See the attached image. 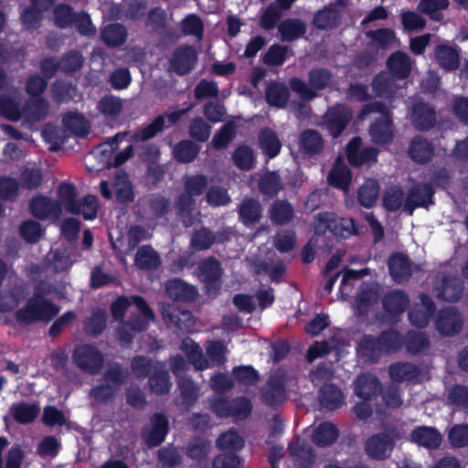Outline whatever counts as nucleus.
<instances>
[{"instance_id":"31","label":"nucleus","mask_w":468,"mask_h":468,"mask_svg":"<svg viewBox=\"0 0 468 468\" xmlns=\"http://www.w3.org/2000/svg\"><path fill=\"white\" fill-rule=\"evenodd\" d=\"M49 103L43 97H30L22 108V116L28 122H38L48 114Z\"/></svg>"},{"instance_id":"52","label":"nucleus","mask_w":468,"mask_h":468,"mask_svg":"<svg viewBox=\"0 0 468 468\" xmlns=\"http://www.w3.org/2000/svg\"><path fill=\"white\" fill-rule=\"evenodd\" d=\"M57 195L60 207L63 206L69 213L79 212L77 207H75L79 200L77 199V190L74 185L66 182L61 183L58 187Z\"/></svg>"},{"instance_id":"8","label":"nucleus","mask_w":468,"mask_h":468,"mask_svg":"<svg viewBox=\"0 0 468 468\" xmlns=\"http://www.w3.org/2000/svg\"><path fill=\"white\" fill-rule=\"evenodd\" d=\"M170 431L169 420L165 413L155 412L149 422L142 428L141 437L149 448L161 445Z\"/></svg>"},{"instance_id":"59","label":"nucleus","mask_w":468,"mask_h":468,"mask_svg":"<svg viewBox=\"0 0 468 468\" xmlns=\"http://www.w3.org/2000/svg\"><path fill=\"white\" fill-rule=\"evenodd\" d=\"M216 242L215 234L207 227L196 229L190 239V246L197 251L207 250Z\"/></svg>"},{"instance_id":"7","label":"nucleus","mask_w":468,"mask_h":468,"mask_svg":"<svg viewBox=\"0 0 468 468\" xmlns=\"http://www.w3.org/2000/svg\"><path fill=\"white\" fill-rule=\"evenodd\" d=\"M435 189L431 183H416L407 191L404 212L412 216L414 211L419 208L429 209L435 204Z\"/></svg>"},{"instance_id":"12","label":"nucleus","mask_w":468,"mask_h":468,"mask_svg":"<svg viewBox=\"0 0 468 468\" xmlns=\"http://www.w3.org/2000/svg\"><path fill=\"white\" fill-rule=\"evenodd\" d=\"M411 123L419 132H428L435 127L437 114L428 102L418 101L411 110Z\"/></svg>"},{"instance_id":"53","label":"nucleus","mask_w":468,"mask_h":468,"mask_svg":"<svg viewBox=\"0 0 468 468\" xmlns=\"http://www.w3.org/2000/svg\"><path fill=\"white\" fill-rule=\"evenodd\" d=\"M378 337L381 343L385 354L395 353L404 346L402 335L394 328L383 330Z\"/></svg>"},{"instance_id":"64","label":"nucleus","mask_w":468,"mask_h":468,"mask_svg":"<svg viewBox=\"0 0 468 468\" xmlns=\"http://www.w3.org/2000/svg\"><path fill=\"white\" fill-rule=\"evenodd\" d=\"M289 48L281 44H272L262 57V61L269 67L282 66L287 59Z\"/></svg>"},{"instance_id":"43","label":"nucleus","mask_w":468,"mask_h":468,"mask_svg":"<svg viewBox=\"0 0 468 468\" xmlns=\"http://www.w3.org/2000/svg\"><path fill=\"white\" fill-rule=\"evenodd\" d=\"M101 37L107 47L118 48L125 43L127 29L120 23L109 24L102 28Z\"/></svg>"},{"instance_id":"51","label":"nucleus","mask_w":468,"mask_h":468,"mask_svg":"<svg viewBox=\"0 0 468 468\" xmlns=\"http://www.w3.org/2000/svg\"><path fill=\"white\" fill-rule=\"evenodd\" d=\"M258 188L263 196L274 197L282 189V178L274 171L267 172L259 180Z\"/></svg>"},{"instance_id":"4","label":"nucleus","mask_w":468,"mask_h":468,"mask_svg":"<svg viewBox=\"0 0 468 468\" xmlns=\"http://www.w3.org/2000/svg\"><path fill=\"white\" fill-rule=\"evenodd\" d=\"M353 119V111L344 103L328 107L322 116L321 125L333 138H338Z\"/></svg>"},{"instance_id":"26","label":"nucleus","mask_w":468,"mask_h":468,"mask_svg":"<svg viewBox=\"0 0 468 468\" xmlns=\"http://www.w3.org/2000/svg\"><path fill=\"white\" fill-rule=\"evenodd\" d=\"M324 147L321 133L314 129L303 130L299 135V148L303 155L312 157L320 154Z\"/></svg>"},{"instance_id":"41","label":"nucleus","mask_w":468,"mask_h":468,"mask_svg":"<svg viewBox=\"0 0 468 468\" xmlns=\"http://www.w3.org/2000/svg\"><path fill=\"white\" fill-rule=\"evenodd\" d=\"M177 387L181 399L180 405L186 408L192 407L199 398V387L187 376H183L177 380Z\"/></svg>"},{"instance_id":"33","label":"nucleus","mask_w":468,"mask_h":468,"mask_svg":"<svg viewBox=\"0 0 468 468\" xmlns=\"http://www.w3.org/2000/svg\"><path fill=\"white\" fill-rule=\"evenodd\" d=\"M306 24L299 18H286L278 25V33L283 42H292L306 33Z\"/></svg>"},{"instance_id":"55","label":"nucleus","mask_w":468,"mask_h":468,"mask_svg":"<svg viewBox=\"0 0 468 468\" xmlns=\"http://www.w3.org/2000/svg\"><path fill=\"white\" fill-rule=\"evenodd\" d=\"M351 180V171L345 165H335L327 176L329 185L340 190L348 189Z\"/></svg>"},{"instance_id":"32","label":"nucleus","mask_w":468,"mask_h":468,"mask_svg":"<svg viewBox=\"0 0 468 468\" xmlns=\"http://www.w3.org/2000/svg\"><path fill=\"white\" fill-rule=\"evenodd\" d=\"M434 55L437 63L445 71H454L460 67V53L459 50L453 47L438 45L435 48Z\"/></svg>"},{"instance_id":"6","label":"nucleus","mask_w":468,"mask_h":468,"mask_svg":"<svg viewBox=\"0 0 468 468\" xmlns=\"http://www.w3.org/2000/svg\"><path fill=\"white\" fill-rule=\"evenodd\" d=\"M72 362L82 372L96 375L103 367L104 357L95 346L81 344L74 347Z\"/></svg>"},{"instance_id":"15","label":"nucleus","mask_w":468,"mask_h":468,"mask_svg":"<svg viewBox=\"0 0 468 468\" xmlns=\"http://www.w3.org/2000/svg\"><path fill=\"white\" fill-rule=\"evenodd\" d=\"M410 296L401 289H393L386 292L382 298L385 313L392 317H399L410 306Z\"/></svg>"},{"instance_id":"46","label":"nucleus","mask_w":468,"mask_h":468,"mask_svg":"<svg viewBox=\"0 0 468 468\" xmlns=\"http://www.w3.org/2000/svg\"><path fill=\"white\" fill-rule=\"evenodd\" d=\"M52 100L58 103H68L75 99L77 96V87L71 82L64 80H56L52 83L50 88Z\"/></svg>"},{"instance_id":"1","label":"nucleus","mask_w":468,"mask_h":468,"mask_svg":"<svg viewBox=\"0 0 468 468\" xmlns=\"http://www.w3.org/2000/svg\"><path fill=\"white\" fill-rule=\"evenodd\" d=\"M38 295L30 297L27 303L19 308L15 317L19 324L29 325L37 322L48 323L59 313V307L49 299H37Z\"/></svg>"},{"instance_id":"45","label":"nucleus","mask_w":468,"mask_h":468,"mask_svg":"<svg viewBox=\"0 0 468 468\" xmlns=\"http://www.w3.org/2000/svg\"><path fill=\"white\" fill-rule=\"evenodd\" d=\"M404 340L406 350L411 355H419L430 348V339L423 332L410 330L407 332Z\"/></svg>"},{"instance_id":"21","label":"nucleus","mask_w":468,"mask_h":468,"mask_svg":"<svg viewBox=\"0 0 468 468\" xmlns=\"http://www.w3.org/2000/svg\"><path fill=\"white\" fill-rule=\"evenodd\" d=\"M165 292L173 301L182 303L193 302L197 295V288L180 278L168 280L165 282Z\"/></svg>"},{"instance_id":"50","label":"nucleus","mask_w":468,"mask_h":468,"mask_svg":"<svg viewBox=\"0 0 468 468\" xmlns=\"http://www.w3.org/2000/svg\"><path fill=\"white\" fill-rule=\"evenodd\" d=\"M379 195V184L376 179L369 178L359 187L357 199L359 204L367 208L372 207Z\"/></svg>"},{"instance_id":"34","label":"nucleus","mask_w":468,"mask_h":468,"mask_svg":"<svg viewBox=\"0 0 468 468\" xmlns=\"http://www.w3.org/2000/svg\"><path fill=\"white\" fill-rule=\"evenodd\" d=\"M258 141L260 148L270 159L276 157L281 153L282 142L271 128H261L258 134Z\"/></svg>"},{"instance_id":"5","label":"nucleus","mask_w":468,"mask_h":468,"mask_svg":"<svg viewBox=\"0 0 468 468\" xmlns=\"http://www.w3.org/2000/svg\"><path fill=\"white\" fill-rule=\"evenodd\" d=\"M187 111L188 109H179L157 115L146 126L137 129L133 133V139L136 142H146L154 138L164 129L176 124Z\"/></svg>"},{"instance_id":"10","label":"nucleus","mask_w":468,"mask_h":468,"mask_svg":"<svg viewBox=\"0 0 468 468\" xmlns=\"http://www.w3.org/2000/svg\"><path fill=\"white\" fill-rule=\"evenodd\" d=\"M463 325V315L455 307H444L438 312L435 326L441 335L453 336L460 333Z\"/></svg>"},{"instance_id":"11","label":"nucleus","mask_w":468,"mask_h":468,"mask_svg":"<svg viewBox=\"0 0 468 468\" xmlns=\"http://www.w3.org/2000/svg\"><path fill=\"white\" fill-rule=\"evenodd\" d=\"M394 448L393 439L386 432L375 433L369 436L365 442L367 455L377 461L388 459Z\"/></svg>"},{"instance_id":"44","label":"nucleus","mask_w":468,"mask_h":468,"mask_svg":"<svg viewBox=\"0 0 468 468\" xmlns=\"http://www.w3.org/2000/svg\"><path fill=\"white\" fill-rule=\"evenodd\" d=\"M294 210L286 199L274 201L270 207V218L280 226L287 225L293 218Z\"/></svg>"},{"instance_id":"30","label":"nucleus","mask_w":468,"mask_h":468,"mask_svg":"<svg viewBox=\"0 0 468 468\" xmlns=\"http://www.w3.org/2000/svg\"><path fill=\"white\" fill-rule=\"evenodd\" d=\"M387 67L389 74L393 77L398 80H405L411 71L410 58L403 51H395L388 58Z\"/></svg>"},{"instance_id":"14","label":"nucleus","mask_w":468,"mask_h":468,"mask_svg":"<svg viewBox=\"0 0 468 468\" xmlns=\"http://www.w3.org/2000/svg\"><path fill=\"white\" fill-rule=\"evenodd\" d=\"M368 133L371 141L378 145L389 144L394 137L393 120L388 112L378 117L370 124Z\"/></svg>"},{"instance_id":"42","label":"nucleus","mask_w":468,"mask_h":468,"mask_svg":"<svg viewBox=\"0 0 468 468\" xmlns=\"http://www.w3.org/2000/svg\"><path fill=\"white\" fill-rule=\"evenodd\" d=\"M339 437V431L331 422H322L314 431L312 435L313 442L318 447H328Z\"/></svg>"},{"instance_id":"25","label":"nucleus","mask_w":468,"mask_h":468,"mask_svg":"<svg viewBox=\"0 0 468 468\" xmlns=\"http://www.w3.org/2000/svg\"><path fill=\"white\" fill-rule=\"evenodd\" d=\"M163 316L168 326L181 332H189L194 326L193 315L188 310L169 306L164 310Z\"/></svg>"},{"instance_id":"37","label":"nucleus","mask_w":468,"mask_h":468,"mask_svg":"<svg viewBox=\"0 0 468 468\" xmlns=\"http://www.w3.org/2000/svg\"><path fill=\"white\" fill-rule=\"evenodd\" d=\"M396 78L387 72H380L376 75L372 81V88L379 98L390 100L396 96Z\"/></svg>"},{"instance_id":"29","label":"nucleus","mask_w":468,"mask_h":468,"mask_svg":"<svg viewBox=\"0 0 468 468\" xmlns=\"http://www.w3.org/2000/svg\"><path fill=\"white\" fill-rule=\"evenodd\" d=\"M320 405L329 410H335L344 404L345 396L340 388L335 384L325 383L318 391Z\"/></svg>"},{"instance_id":"58","label":"nucleus","mask_w":468,"mask_h":468,"mask_svg":"<svg viewBox=\"0 0 468 468\" xmlns=\"http://www.w3.org/2000/svg\"><path fill=\"white\" fill-rule=\"evenodd\" d=\"M199 146L190 140H182L174 147V157L180 163L187 164L196 159Z\"/></svg>"},{"instance_id":"40","label":"nucleus","mask_w":468,"mask_h":468,"mask_svg":"<svg viewBox=\"0 0 468 468\" xmlns=\"http://www.w3.org/2000/svg\"><path fill=\"white\" fill-rule=\"evenodd\" d=\"M161 262L160 255L150 245L140 247L134 256L135 266L144 271L157 270Z\"/></svg>"},{"instance_id":"47","label":"nucleus","mask_w":468,"mask_h":468,"mask_svg":"<svg viewBox=\"0 0 468 468\" xmlns=\"http://www.w3.org/2000/svg\"><path fill=\"white\" fill-rule=\"evenodd\" d=\"M148 385L151 391L155 395L161 396L169 393L172 383L168 371L163 367H155L153 374L148 378Z\"/></svg>"},{"instance_id":"61","label":"nucleus","mask_w":468,"mask_h":468,"mask_svg":"<svg viewBox=\"0 0 468 468\" xmlns=\"http://www.w3.org/2000/svg\"><path fill=\"white\" fill-rule=\"evenodd\" d=\"M235 380L243 386H255L260 380V374L251 365L236 366L232 369Z\"/></svg>"},{"instance_id":"39","label":"nucleus","mask_w":468,"mask_h":468,"mask_svg":"<svg viewBox=\"0 0 468 468\" xmlns=\"http://www.w3.org/2000/svg\"><path fill=\"white\" fill-rule=\"evenodd\" d=\"M13 419L19 424L32 423L38 416L40 408L37 403L15 402L10 407Z\"/></svg>"},{"instance_id":"2","label":"nucleus","mask_w":468,"mask_h":468,"mask_svg":"<svg viewBox=\"0 0 468 468\" xmlns=\"http://www.w3.org/2000/svg\"><path fill=\"white\" fill-rule=\"evenodd\" d=\"M333 73L330 69L316 67L308 72V84L297 77L289 80L290 88L302 99L312 101L318 96L317 90L326 89L332 82Z\"/></svg>"},{"instance_id":"56","label":"nucleus","mask_w":468,"mask_h":468,"mask_svg":"<svg viewBox=\"0 0 468 468\" xmlns=\"http://www.w3.org/2000/svg\"><path fill=\"white\" fill-rule=\"evenodd\" d=\"M405 198V193L400 186H389L382 196L383 207L388 212H396L404 206Z\"/></svg>"},{"instance_id":"62","label":"nucleus","mask_w":468,"mask_h":468,"mask_svg":"<svg viewBox=\"0 0 468 468\" xmlns=\"http://www.w3.org/2000/svg\"><path fill=\"white\" fill-rule=\"evenodd\" d=\"M216 446L222 451L229 450L237 452L244 447V440L237 431L229 430L218 437Z\"/></svg>"},{"instance_id":"35","label":"nucleus","mask_w":468,"mask_h":468,"mask_svg":"<svg viewBox=\"0 0 468 468\" xmlns=\"http://www.w3.org/2000/svg\"><path fill=\"white\" fill-rule=\"evenodd\" d=\"M388 374L394 382L416 381L420 375V368L410 362H396L388 367Z\"/></svg>"},{"instance_id":"38","label":"nucleus","mask_w":468,"mask_h":468,"mask_svg":"<svg viewBox=\"0 0 468 468\" xmlns=\"http://www.w3.org/2000/svg\"><path fill=\"white\" fill-rule=\"evenodd\" d=\"M290 98L288 87L283 82H271L265 91V100L270 106L283 109Z\"/></svg>"},{"instance_id":"17","label":"nucleus","mask_w":468,"mask_h":468,"mask_svg":"<svg viewBox=\"0 0 468 468\" xmlns=\"http://www.w3.org/2000/svg\"><path fill=\"white\" fill-rule=\"evenodd\" d=\"M464 290L463 281L455 275H445L442 277L440 285L436 287V297L448 303L458 302Z\"/></svg>"},{"instance_id":"23","label":"nucleus","mask_w":468,"mask_h":468,"mask_svg":"<svg viewBox=\"0 0 468 468\" xmlns=\"http://www.w3.org/2000/svg\"><path fill=\"white\" fill-rule=\"evenodd\" d=\"M239 221L247 228L256 226L262 218V207L254 197H245L238 207Z\"/></svg>"},{"instance_id":"20","label":"nucleus","mask_w":468,"mask_h":468,"mask_svg":"<svg viewBox=\"0 0 468 468\" xmlns=\"http://www.w3.org/2000/svg\"><path fill=\"white\" fill-rule=\"evenodd\" d=\"M410 441L428 450H437L442 442L441 432L434 427L418 426L410 434Z\"/></svg>"},{"instance_id":"22","label":"nucleus","mask_w":468,"mask_h":468,"mask_svg":"<svg viewBox=\"0 0 468 468\" xmlns=\"http://www.w3.org/2000/svg\"><path fill=\"white\" fill-rule=\"evenodd\" d=\"M30 213L37 219L45 220L51 216L58 217L61 213V207L58 201H53L46 196L38 195L29 202Z\"/></svg>"},{"instance_id":"24","label":"nucleus","mask_w":468,"mask_h":468,"mask_svg":"<svg viewBox=\"0 0 468 468\" xmlns=\"http://www.w3.org/2000/svg\"><path fill=\"white\" fill-rule=\"evenodd\" d=\"M285 382L281 376H271L266 387L261 390V399L268 407H275L285 399Z\"/></svg>"},{"instance_id":"13","label":"nucleus","mask_w":468,"mask_h":468,"mask_svg":"<svg viewBox=\"0 0 468 468\" xmlns=\"http://www.w3.org/2000/svg\"><path fill=\"white\" fill-rule=\"evenodd\" d=\"M197 62V52L190 45L177 48L171 59V66L178 76L189 74Z\"/></svg>"},{"instance_id":"19","label":"nucleus","mask_w":468,"mask_h":468,"mask_svg":"<svg viewBox=\"0 0 468 468\" xmlns=\"http://www.w3.org/2000/svg\"><path fill=\"white\" fill-rule=\"evenodd\" d=\"M338 5L328 4L316 11L314 15L312 24L319 30H331L338 27L342 21V15L336 8Z\"/></svg>"},{"instance_id":"16","label":"nucleus","mask_w":468,"mask_h":468,"mask_svg":"<svg viewBox=\"0 0 468 468\" xmlns=\"http://www.w3.org/2000/svg\"><path fill=\"white\" fill-rule=\"evenodd\" d=\"M412 261L402 252H393L388 261V271L397 283L408 282L412 276Z\"/></svg>"},{"instance_id":"49","label":"nucleus","mask_w":468,"mask_h":468,"mask_svg":"<svg viewBox=\"0 0 468 468\" xmlns=\"http://www.w3.org/2000/svg\"><path fill=\"white\" fill-rule=\"evenodd\" d=\"M64 126L79 137H86L90 131L89 122L78 112H68L62 119Z\"/></svg>"},{"instance_id":"54","label":"nucleus","mask_w":468,"mask_h":468,"mask_svg":"<svg viewBox=\"0 0 468 468\" xmlns=\"http://www.w3.org/2000/svg\"><path fill=\"white\" fill-rule=\"evenodd\" d=\"M147 206L155 218H165L172 209L171 199L160 193L151 194L147 199Z\"/></svg>"},{"instance_id":"9","label":"nucleus","mask_w":468,"mask_h":468,"mask_svg":"<svg viewBox=\"0 0 468 468\" xmlns=\"http://www.w3.org/2000/svg\"><path fill=\"white\" fill-rule=\"evenodd\" d=\"M199 279L204 283V290L208 296H217L221 289L223 270L220 261L215 257H208L198 265Z\"/></svg>"},{"instance_id":"60","label":"nucleus","mask_w":468,"mask_h":468,"mask_svg":"<svg viewBox=\"0 0 468 468\" xmlns=\"http://www.w3.org/2000/svg\"><path fill=\"white\" fill-rule=\"evenodd\" d=\"M288 451L290 455L298 462L299 465L303 468H309L314 461L313 449L304 443H290Z\"/></svg>"},{"instance_id":"28","label":"nucleus","mask_w":468,"mask_h":468,"mask_svg":"<svg viewBox=\"0 0 468 468\" xmlns=\"http://www.w3.org/2000/svg\"><path fill=\"white\" fill-rule=\"evenodd\" d=\"M357 354L371 363H377L385 351L378 336L364 335L356 346Z\"/></svg>"},{"instance_id":"48","label":"nucleus","mask_w":468,"mask_h":468,"mask_svg":"<svg viewBox=\"0 0 468 468\" xmlns=\"http://www.w3.org/2000/svg\"><path fill=\"white\" fill-rule=\"evenodd\" d=\"M175 207L177 216L182 219L185 226L189 227L194 224L192 215L196 207L194 197L183 192L177 196Z\"/></svg>"},{"instance_id":"63","label":"nucleus","mask_w":468,"mask_h":468,"mask_svg":"<svg viewBox=\"0 0 468 468\" xmlns=\"http://www.w3.org/2000/svg\"><path fill=\"white\" fill-rule=\"evenodd\" d=\"M208 183L207 176L203 174L187 176L184 181V193L195 198L208 189Z\"/></svg>"},{"instance_id":"27","label":"nucleus","mask_w":468,"mask_h":468,"mask_svg":"<svg viewBox=\"0 0 468 468\" xmlns=\"http://www.w3.org/2000/svg\"><path fill=\"white\" fill-rule=\"evenodd\" d=\"M380 390V380L371 373L361 374L356 378L355 393L364 400H371Z\"/></svg>"},{"instance_id":"57","label":"nucleus","mask_w":468,"mask_h":468,"mask_svg":"<svg viewBox=\"0 0 468 468\" xmlns=\"http://www.w3.org/2000/svg\"><path fill=\"white\" fill-rule=\"evenodd\" d=\"M181 349L187 356L189 362L197 370H204L209 367L208 360L204 357L201 347L196 342L191 341V343L188 344L184 341Z\"/></svg>"},{"instance_id":"3","label":"nucleus","mask_w":468,"mask_h":468,"mask_svg":"<svg viewBox=\"0 0 468 468\" xmlns=\"http://www.w3.org/2000/svg\"><path fill=\"white\" fill-rule=\"evenodd\" d=\"M314 231L318 236L329 231L335 237L347 238L356 233V229L354 219L340 218L334 212L325 211L315 215Z\"/></svg>"},{"instance_id":"18","label":"nucleus","mask_w":468,"mask_h":468,"mask_svg":"<svg viewBox=\"0 0 468 468\" xmlns=\"http://www.w3.org/2000/svg\"><path fill=\"white\" fill-rule=\"evenodd\" d=\"M408 154L416 164L426 165L434 157L435 146L431 141L421 135H417L411 139Z\"/></svg>"},{"instance_id":"36","label":"nucleus","mask_w":468,"mask_h":468,"mask_svg":"<svg viewBox=\"0 0 468 468\" xmlns=\"http://www.w3.org/2000/svg\"><path fill=\"white\" fill-rule=\"evenodd\" d=\"M113 189L118 203L127 205L134 201V188L127 173L122 172L115 176L113 180Z\"/></svg>"}]
</instances>
